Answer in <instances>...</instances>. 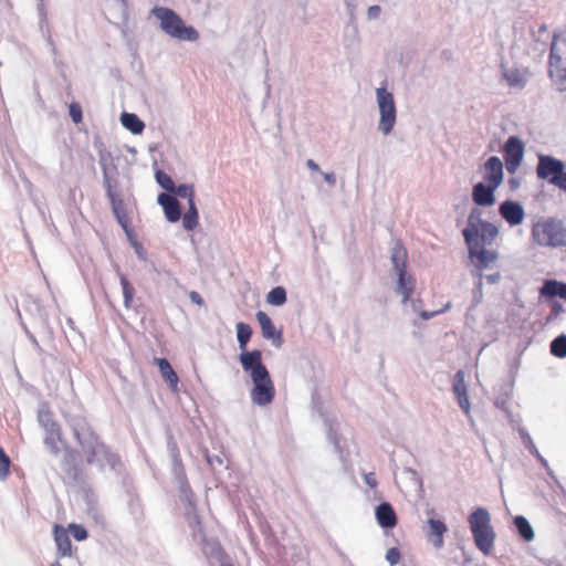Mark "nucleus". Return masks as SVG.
<instances>
[{"instance_id":"nucleus-46","label":"nucleus","mask_w":566,"mask_h":566,"mask_svg":"<svg viewBox=\"0 0 566 566\" xmlns=\"http://www.w3.org/2000/svg\"><path fill=\"white\" fill-rule=\"evenodd\" d=\"M486 281L488 283L490 284H495L500 281L501 279V274L497 272V273H493V274H490V275H486Z\"/></svg>"},{"instance_id":"nucleus-43","label":"nucleus","mask_w":566,"mask_h":566,"mask_svg":"<svg viewBox=\"0 0 566 566\" xmlns=\"http://www.w3.org/2000/svg\"><path fill=\"white\" fill-rule=\"evenodd\" d=\"M451 307V303L448 302L441 310L434 311V312H422L420 315L423 319H429L433 317L434 315H438L440 313H443L444 311L449 310Z\"/></svg>"},{"instance_id":"nucleus-13","label":"nucleus","mask_w":566,"mask_h":566,"mask_svg":"<svg viewBox=\"0 0 566 566\" xmlns=\"http://www.w3.org/2000/svg\"><path fill=\"white\" fill-rule=\"evenodd\" d=\"M86 433L88 436V444L87 449L85 448V442L82 439V436L77 429H74V436L78 444L84 449L86 454V462L92 464L95 462L97 455L104 451L105 446L98 441L97 436L91 430V428H86Z\"/></svg>"},{"instance_id":"nucleus-33","label":"nucleus","mask_w":566,"mask_h":566,"mask_svg":"<svg viewBox=\"0 0 566 566\" xmlns=\"http://www.w3.org/2000/svg\"><path fill=\"white\" fill-rule=\"evenodd\" d=\"M551 353L558 358L566 357V335H560L551 343Z\"/></svg>"},{"instance_id":"nucleus-50","label":"nucleus","mask_w":566,"mask_h":566,"mask_svg":"<svg viewBox=\"0 0 566 566\" xmlns=\"http://www.w3.org/2000/svg\"><path fill=\"white\" fill-rule=\"evenodd\" d=\"M220 566H234L232 562L230 560H223Z\"/></svg>"},{"instance_id":"nucleus-26","label":"nucleus","mask_w":566,"mask_h":566,"mask_svg":"<svg viewBox=\"0 0 566 566\" xmlns=\"http://www.w3.org/2000/svg\"><path fill=\"white\" fill-rule=\"evenodd\" d=\"M120 120L123 126L130 130L133 134H140L144 130V123L135 114L123 113Z\"/></svg>"},{"instance_id":"nucleus-17","label":"nucleus","mask_w":566,"mask_h":566,"mask_svg":"<svg viewBox=\"0 0 566 566\" xmlns=\"http://www.w3.org/2000/svg\"><path fill=\"white\" fill-rule=\"evenodd\" d=\"M158 203L163 207L169 222L179 221L181 218L180 205L175 197L168 193H160L158 196Z\"/></svg>"},{"instance_id":"nucleus-23","label":"nucleus","mask_w":566,"mask_h":566,"mask_svg":"<svg viewBox=\"0 0 566 566\" xmlns=\"http://www.w3.org/2000/svg\"><path fill=\"white\" fill-rule=\"evenodd\" d=\"M54 541L62 557L70 556L72 554V543L67 531L63 526H54Z\"/></svg>"},{"instance_id":"nucleus-42","label":"nucleus","mask_w":566,"mask_h":566,"mask_svg":"<svg viewBox=\"0 0 566 566\" xmlns=\"http://www.w3.org/2000/svg\"><path fill=\"white\" fill-rule=\"evenodd\" d=\"M478 281L475 282V289L473 291L475 303H480L483 298V277L476 276Z\"/></svg>"},{"instance_id":"nucleus-35","label":"nucleus","mask_w":566,"mask_h":566,"mask_svg":"<svg viewBox=\"0 0 566 566\" xmlns=\"http://www.w3.org/2000/svg\"><path fill=\"white\" fill-rule=\"evenodd\" d=\"M452 390L454 395H460L462 392L468 391V387L465 384V374L461 369L458 370L454 375Z\"/></svg>"},{"instance_id":"nucleus-30","label":"nucleus","mask_w":566,"mask_h":566,"mask_svg":"<svg viewBox=\"0 0 566 566\" xmlns=\"http://www.w3.org/2000/svg\"><path fill=\"white\" fill-rule=\"evenodd\" d=\"M507 84L512 87H523L526 83V74L520 70H507L504 72Z\"/></svg>"},{"instance_id":"nucleus-16","label":"nucleus","mask_w":566,"mask_h":566,"mask_svg":"<svg viewBox=\"0 0 566 566\" xmlns=\"http://www.w3.org/2000/svg\"><path fill=\"white\" fill-rule=\"evenodd\" d=\"M499 212L501 217L510 224V226H518L523 222L525 212L523 207L512 200H506L501 203Z\"/></svg>"},{"instance_id":"nucleus-18","label":"nucleus","mask_w":566,"mask_h":566,"mask_svg":"<svg viewBox=\"0 0 566 566\" xmlns=\"http://www.w3.org/2000/svg\"><path fill=\"white\" fill-rule=\"evenodd\" d=\"M376 518L384 528H392L397 525V515L392 506L385 502L377 506Z\"/></svg>"},{"instance_id":"nucleus-3","label":"nucleus","mask_w":566,"mask_h":566,"mask_svg":"<svg viewBox=\"0 0 566 566\" xmlns=\"http://www.w3.org/2000/svg\"><path fill=\"white\" fill-rule=\"evenodd\" d=\"M481 214V211L474 208L468 217V224L462 231L467 245L481 244V247H485L491 244L499 234L497 228L483 220Z\"/></svg>"},{"instance_id":"nucleus-25","label":"nucleus","mask_w":566,"mask_h":566,"mask_svg":"<svg viewBox=\"0 0 566 566\" xmlns=\"http://www.w3.org/2000/svg\"><path fill=\"white\" fill-rule=\"evenodd\" d=\"M391 262L396 272L406 270L407 250L401 243H397L391 251Z\"/></svg>"},{"instance_id":"nucleus-39","label":"nucleus","mask_w":566,"mask_h":566,"mask_svg":"<svg viewBox=\"0 0 566 566\" xmlns=\"http://www.w3.org/2000/svg\"><path fill=\"white\" fill-rule=\"evenodd\" d=\"M69 530L76 541H84L88 536L87 531L82 525L72 523L69 525Z\"/></svg>"},{"instance_id":"nucleus-29","label":"nucleus","mask_w":566,"mask_h":566,"mask_svg":"<svg viewBox=\"0 0 566 566\" xmlns=\"http://www.w3.org/2000/svg\"><path fill=\"white\" fill-rule=\"evenodd\" d=\"M251 335L252 328L250 327V325L242 322L237 324V338L242 353L248 352L247 344L249 343Z\"/></svg>"},{"instance_id":"nucleus-24","label":"nucleus","mask_w":566,"mask_h":566,"mask_svg":"<svg viewBox=\"0 0 566 566\" xmlns=\"http://www.w3.org/2000/svg\"><path fill=\"white\" fill-rule=\"evenodd\" d=\"M398 275V292L402 294V302L409 301L413 293L415 281L410 275H407L406 270L397 272Z\"/></svg>"},{"instance_id":"nucleus-36","label":"nucleus","mask_w":566,"mask_h":566,"mask_svg":"<svg viewBox=\"0 0 566 566\" xmlns=\"http://www.w3.org/2000/svg\"><path fill=\"white\" fill-rule=\"evenodd\" d=\"M180 198H187L188 203L195 201V190L192 186L189 185H180L172 191Z\"/></svg>"},{"instance_id":"nucleus-37","label":"nucleus","mask_w":566,"mask_h":566,"mask_svg":"<svg viewBox=\"0 0 566 566\" xmlns=\"http://www.w3.org/2000/svg\"><path fill=\"white\" fill-rule=\"evenodd\" d=\"M156 179H157V182L167 191L175 190V184H174L172 179L164 171H160V170L157 171Z\"/></svg>"},{"instance_id":"nucleus-49","label":"nucleus","mask_w":566,"mask_h":566,"mask_svg":"<svg viewBox=\"0 0 566 566\" xmlns=\"http://www.w3.org/2000/svg\"><path fill=\"white\" fill-rule=\"evenodd\" d=\"M324 178L326 181L333 184L334 182V176L331 174H324Z\"/></svg>"},{"instance_id":"nucleus-19","label":"nucleus","mask_w":566,"mask_h":566,"mask_svg":"<svg viewBox=\"0 0 566 566\" xmlns=\"http://www.w3.org/2000/svg\"><path fill=\"white\" fill-rule=\"evenodd\" d=\"M154 363L158 366L161 378L169 385L174 391L178 390L179 378L166 358H155Z\"/></svg>"},{"instance_id":"nucleus-51","label":"nucleus","mask_w":566,"mask_h":566,"mask_svg":"<svg viewBox=\"0 0 566 566\" xmlns=\"http://www.w3.org/2000/svg\"><path fill=\"white\" fill-rule=\"evenodd\" d=\"M541 32H545L546 31V27L545 25H542L541 29H539Z\"/></svg>"},{"instance_id":"nucleus-6","label":"nucleus","mask_w":566,"mask_h":566,"mask_svg":"<svg viewBox=\"0 0 566 566\" xmlns=\"http://www.w3.org/2000/svg\"><path fill=\"white\" fill-rule=\"evenodd\" d=\"M151 14L159 20L161 30L168 35H198L192 27L186 25L184 20L169 8H154Z\"/></svg>"},{"instance_id":"nucleus-20","label":"nucleus","mask_w":566,"mask_h":566,"mask_svg":"<svg viewBox=\"0 0 566 566\" xmlns=\"http://www.w3.org/2000/svg\"><path fill=\"white\" fill-rule=\"evenodd\" d=\"M447 532L446 524L440 520L430 518L428 521L427 537L434 547L440 548L443 544V534Z\"/></svg>"},{"instance_id":"nucleus-32","label":"nucleus","mask_w":566,"mask_h":566,"mask_svg":"<svg viewBox=\"0 0 566 566\" xmlns=\"http://www.w3.org/2000/svg\"><path fill=\"white\" fill-rule=\"evenodd\" d=\"M266 302L274 306H281L286 302V291L282 286L272 289L266 295Z\"/></svg>"},{"instance_id":"nucleus-27","label":"nucleus","mask_w":566,"mask_h":566,"mask_svg":"<svg viewBox=\"0 0 566 566\" xmlns=\"http://www.w3.org/2000/svg\"><path fill=\"white\" fill-rule=\"evenodd\" d=\"M514 525L524 541L531 542L534 538V531L528 521L524 516H516L514 518Z\"/></svg>"},{"instance_id":"nucleus-14","label":"nucleus","mask_w":566,"mask_h":566,"mask_svg":"<svg viewBox=\"0 0 566 566\" xmlns=\"http://www.w3.org/2000/svg\"><path fill=\"white\" fill-rule=\"evenodd\" d=\"M495 187L503 182V164L497 156H491L483 165V181Z\"/></svg>"},{"instance_id":"nucleus-47","label":"nucleus","mask_w":566,"mask_h":566,"mask_svg":"<svg viewBox=\"0 0 566 566\" xmlns=\"http://www.w3.org/2000/svg\"><path fill=\"white\" fill-rule=\"evenodd\" d=\"M365 481H366V483H367L369 486H371V488H376V485H377V481H376V479H375V476H374V474H373V473L367 474V475L365 476Z\"/></svg>"},{"instance_id":"nucleus-10","label":"nucleus","mask_w":566,"mask_h":566,"mask_svg":"<svg viewBox=\"0 0 566 566\" xmlns=\"http://www.w3.org/2000/svg\"><path fill=\"white\" fill-rule=\"evenodd\" d=\"M44 430H45V436H44V444L45 447L48 448V450L54 454V455H57L61 450H62V447H64L66 449V462L67 463H73L74 460H75V457H76V451L73 450V449H67L66 448V444L64 443L63 441V438H62V429H61V426L56 422V421H48L44 423Z\"/></svg>"},{"instance_id":"nucleus-48","label":"nucleus","mask_w":566,"mask_h":566,"mask_svg":"<svg viewBox=\"0 0 566 566\" xmlns=\"http://www.w3.org/2000/svg\"><path fill=\"white\" fill-rule=\"evenodd\" d=\"M306 165L313 171H318L319 170L318 165L314 160H312V159H308Z\"/></svg>"},{"instance_id":"nucleus-44","label":"nucleus","mask_w":566,"mask_h":566,"mask_svg":"<svg viewBox=\"0 0 566 566\" xmlns=\"http://www.w3.org/2000/svg\"><path fill=\"white\" fill-rule=\"evenodd\" d=\"M189 297H190V300H191L195 304H197V305H199V306H202V305L205 304L203 298H202V297H201V295H200L198 292H196V291H191V292L189 293Z\"/></svg>"},{"instance_id":"nucleus-8","label":"nucleus","mask_w":566,"mask_h":566,"mask_svg":"<svg viewBox=\"0 0 566 566\" xmlns=\"http://www.w3.org/2000/svg\"><path fill=\"white\" fill-rule=\"evenodd\" d=\"M377 104L380 113L379 130L384 135L391 133L396 123V105L394 96L385 87L376 90Z\"/></svg>"},{"instance_id":"nucleus-5","label":"nucleus","mask_w":566,"mask_h":566,"mask_svg":"<svg viewBox=\"0 0 566 566\" xmlns=\"http://www.w3.org/2000/svg\"><path fill=\"white\" fill-rule=\"evenodd\" d=\"M549 75L559 90H566V38H553Z\"/></svg>"},{"instance_id":"nucleus-7","label":"nucleus","mask_w":566,"mask_h":566,"mask_svg":"<svg viewBox=\"0 0 566 566\" xmlns=\"http://www.w3.org/2000/svg\"><path fill=\"white\" fill-rule=\"evenodd\" d=\"M564 163L552 156L541 155L536 167V174L539 179L548 180L549 184L566 191V171Z\"/></svg>"},{"instance_id":"nucleus-22","label":"nucleus","mask_w":566,"mask_h":566,"mask_svg":"<svg viewBox=\"0 0 566 566\" xmlns=\"http://www.w3.org/2000/svg\"><path fill=\"white\" fill-rule=\"evenodd\" d=\"M539 294L544 297L558 296L566 301V283L556 280H546L539 290Z\"/></svg>"},{"instance_id":"nucleus-12","label":"nucleus","mask_w":566,"mask_h":566,"mask_svg":"<svg viewBox=\"0 0 566 566\" xmlns=\"http://www.w3.org/2000/svg\"><path fill=\"white\" fill-rule=\"evenodd\" d=\"M524 156V145L520 138L511 136L504 145V160L506 170L515 174Z\"/></svg>"},{"instance_id":"nucleus-4","label":"nucleus","mask_w":566,"mask_h":566,"mask_svg":"<svg viewBox=\"0 0 566 566\" xmlns=\"http://www.w3.org/2000/svg\"><path fill=\"white\" fill-rule=\"evenodd\" d=\"M533 241L541 247L559 248L566 245V228L556 218H544L532 227Z\"/></svg>"},{"instance_id":"nucleus-38","label":"nucleus","mask_w":566,"mask_h":566,"mask_svg":"<svg viewBox=\"0 0 566 566\" xmlns=\"http://www.w3.org/2000/svg\"><path fill=\"white\" fill-rule=\"evenodd\" d=\"M69 112L72 120L75 124H80L83 120L82 107L78 103L72 102L69 105Z\"/></svg>"},{"instance_id":"nucleus-45","label":"nucleus","mask_w":566,"mask_h":566,"mask_svg":"<svg viewBox=\"0 0 566 566\" xmlns=\"http://www.w3.org/2000/svg\"><path fill=\"white\" fill-rule=\"evenodd\" d=\"M380 13V7L379 6H371L368 8L367 14L369 19H376L378 18Z\"/></svg>"},{"instance_id":"nucleus-1","label":"nucleus","mask_w":566,"mask_h":566,"mask_svg":"<svg viewBox=\"0 0 566 566\" xmlns=\"http://www.w3.org/2000/svg\"><path fill=\"white\" fill-rule=\"evenodd\" d=\"M239 359L243 370L250 373L253 382L250 392L252 402L258 406L270 405L275 396V387L269 370L262 363L261 350L241 353Z\"/></svg>"},{"instance_id":"nucleus-34","label":"nucleus","mask_w":566,"mask_h":566,"mask_svg":"<svg viewBox=\"0 0 566 566\" xmlns=\"http://www.w3.org/2000/svg\"><path fill=\"white\" fill-rule=\"evenodd\" d=\"M11 460L4 449L0 447V480L4 481L10 474Z\"/></svg>"},{"instance_id":"nucleus-9","label":"nucleus","mask_w":566,"mask_h":566,"mask_svg":"<svg viewBox=\"0 0 566 566\" xmlns=\"http://www.w3.org/2000/svg\"><path fill=\"white\" fill-rule=\"evenodd\" d=\"M105 190L107 198L109 199L111 207L113 213L124 229V231L129 234L130 232V219L128 216V211L126 209L124 199L122 198L120 191L118 190L117 184H113V181L106 176L104 181Z\"/></svg>"},{"instance_id":"nucleus-15","label":"nucleus","mask_w":566,"mask_h":566,"mask_svg":"<svg viewBox=\"0 0 566 566\" xmlns=\"http://www.w3.org/2000/svg\"><path fill=\"white\" fill-rule=\"evenodd\" d=\"M499 187L484 184V182H478L473 186L472 189V200L476 206L481 207H492L496 199H495V190Z\"/></svg>"},{"instance_id":"nucleus-40","label":"nucleus","mask_w":566,"mask_h":566,"mask_svg":"<svg viewBox=\"0 0 566 566\" xmlns=\"http://www.w3.org/2000/svg\"><path fill=\"white\" fill-rule=\"evenodd\" d=\"M455 397H457V400H458V403H459L460 408L463 410V412L465 415H469L471 406H470V400H469L468 391L462 392L460 395H455Z\"/></svg>"},{"instance_id":"nucleus-41","label":"nucleus","mask_w":566,"mask_h":566,"mask_svg":"<svg viewBox=\"0 0 566 566\" xmlns=\"http://www.w3.org/2000/svg\"><path fill=\"white\" fill-rule=\"evenodd\" d=\"M401 558L400 551L397 547H391L386 553V559L390 565H396Z\"/></svg>"},{"instance_id":"nucleus-28","label":"nucleus","mask_w":566,"mask_h":566,"mask_svg":"<svg viewBox=\"0 0 566 566\" xmlns=\"http://www.w3.org/2000/svg\"><path fill=\"white\" fill-rule=\"evenodd\" d=\"M182 226L187 231H192L198 226V210L195 201L189 202V208L182 216Z\"/></svg>"},{"instance_id":"nucleus-21","label":"nucleus","mask_w":566,"mask_h":566,"mask_svg":"<svg viewBox=\"0 0 566 566\" xmlns=\"http://www.w3.org/2000/svg\"><path fill=\"white\" fill-rule=\"evenodd\" d=\"M255 316L260 324L263 337L273 340L277 339L276 345H280L282 342L281 333L276 332V328L269 315L262 311H259Z\"/></svg>"},{"instance_id":"nucleus-11","label":"nucleus","mask_w":566,"mask_h":566,"mask_svg":"<svg viewBox=\"0 0 566 566\" xmlns=\"http://www.w3.org/2000/svg\"><path fill=\"white\" fill-rule=\"evenodd\" d=\"M468 250L470 260L474 266V271L472 273L475 276L483 277V271L499 258L496 251L486 250L484 247H481V244L468 245Z\"/></svg>"},{"instance_id":"nucleus-2","label":"nucleus","mask_w":566,"mask_h":566,"mask_svg":"<svg viewBox=\"0 0 566 566\" xmlns=\"http://www.w3.org/2000/svg\"><path fill=\"white\" fill-rule=\"evenodd\" d=\"M470 531L475 546L485 555L494 547L496 534L491 525V516L486 509L478 507L468 517Z\"/></svg>"},{"instance_id":"nucleus-31","label":"nucleus","mask_w":566,"mask_h":566,"mask_svg":"<svg viewBox=\"0 0 566 566\" xmlns=\"http://www.w3.org/2000/svg\"><path fill=\"white\" fill-rule=\"evenodd\" d=\"M119 281H120L123 295H124V306L126 308H130L134 296H135V289L129 283L128 279L124 274H120Z\"/></svg>"}]
</instances>
